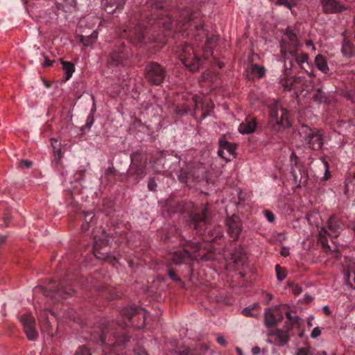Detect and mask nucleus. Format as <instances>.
<instances>
[{
	"mask_svg": "<svg viewBox=\"0 0 355 355\" xmlns=\"http://www.w3.org/2000/svg\"><path fill=\"white\" fill-rule=\"evenodd\" d=\"M298 134L301 141L304 142L309 148L316 150L322 148L324 139L323 133L320 130L302 125L298 128Z\"/></svg>",
	"mask_w": 355,
	"mask_h": 355,
	"instance_id": "nucleus-1",
	"label": "nucleus"
},
{
	"mask_svg": "<svg viewBox=\"0 0 355 355\" xmlns=\"http://www.w3.org/2000/svg\"><path fill=\"white\" fill-rule=\"evenodd\" d=\"M180 60L184 65L191 71H197L202 64L201 60L196 56L190 45H186L183 48Z\"/></svg>",
	"mask_w": 355,
	"mask_h": 355,
	"instance_id": "nucleus-2",
	"label": "nucleus"
},
{
	"mask_svg": "<svg viewBox=\"0 0 355 355\" xmlns=\"http://www.w3.org/2000/svg\"><path fill=\"white\" fill-rule=\"evenodd\" d=\"M270 120L272 123L283 128L290 127L291 123L289 119L288 112L279 103H275L270 112Z\"/></svg>",
	"mask_w": 355,
	"mask_h": 355,
	"instance_id": "nucleus-3",
	"label": "nucleus"
},
{
	"mask_svg": "<svg viewBox=\"0 0 355 355\" xmlns=\"http://www.w3.org/2000/svg\"><path fill=\"white\" fill-rule=\"evenodd\" d=\"M146 76L151 83L158 85L163 81L165 71L157 63H151L146 67Z\"/></svg>",
	"mask_w": 355,
	"mask_h": 355,
	"instance_id": "nucleus-4",
	"label": "nucleus"
},
{
	"mask_svg": "<svg viewBox=\"0 0 355 355\" xmlns=\"http://www.w3.org/2000/svg\"><path fill=\"white\" fill-rule=\"evenodd\" d=\"M20 322L27 338L31 340H35L38 334L35 329V322L33 317L31 314H23L20 317Z\"/></svg>",
	"mask_w": 355,
	"mask_h": 355,
	"instance_id": "nucleus-5",
	"label": "nucleus"
},
{
	"mask_svg": "<svg viewBox=\"0 0 355 355\" xmlns=\"http://www.w3.org/2000/svg\"><path fill=\"white\" fill-rule=\"evenodd\" d=\"M288 45V51L292 55H295L299 46L297 35L289 28H288L284 34L282 40V49H286Z\"/></svg>",
	"mask_w": 355,
	"mask_h": 355,
	"instance_id": "nucleus-6",
	"label": "nucleus"
},
{
	"mask_svg": "<svg viewBox=\"0 0 355 355\" xmlns=\"http://www.w3.org/2000/svg\"><path fill=\"white\" fill-rule=\"evenodd\" d=\"M226 225L230 236L234 240L236 239L242 230V225L239 218L233 215L227 219Z\"/></svg>",
	"mask_w": 355,
	"mask_h": 355,
	"instance_id": "nucleus-7",
	"label": "nucleus"
},
{
	"mask_svg": "<svg viewBox=\"0 0 355 355\" xmlns=\"http://www.w3.org/2000/svg\"><path fill=\"white\" fill-rule=\"evenodd\" d=\"M219 144L220 148L218 154L220 157L226 161H230L232 158L235 157L236 146L234 144L225 140H220Z\"/></svg>",
	"mask_w": 355,
	"mask_h": 355,
	"instance_id": "nucleus-8",
	"label": "nucleus"
},
{
	"mask_svg": "<svg viewBox=\"0 0 355 355\" xmlns=\"http://www.w3.org/2000/svg\"><path fill=\"white\" fill-rule=\"evenodd\" d=\"M327 225L329 231V234L331 236H338V235L344 229V224L343 222L335 216H332L329 218Z\"/></svg>",
	"mask_w": 355,
	"mask_h": 355,
	"instance_id": "nucleus-9",
	"label": "nucleus"
},
{
	"mask_svg": "<svg viewBox=\"0 0 355 355\" xmlns=\"http://www.w3.org/2000/svg\"><path fill=\"white\" fill-rule=\"evenodd\" d=\"M268 341L277 345L284 346L288 341V331L282 329L277 330L274 334L270 333Z\"/></svg>",
	"mask_w": 355,
	"mask_h": 355,
	"instance_id": "nucleus-10",
	"label": "nucleus"
},
{
	"mask_svg": "<svg viewBox=\"0 0 355 355\" xmlns=\"http://www.w3.org/2000/svg\"><path fill=\"white\" fill-rule=\"evenodd\" d=\"M197 259L196 254H191L187 250L175 251L171 254V260L175 264H181L187 259Z\"/></svg>",
	"mask_w": 355,
	"mask_h": 355,
	"instance_id": "nucleus-11",
	"label": "nucleus"
},
{
	"mask_svg": "<svg viewBox=\"0 0 355 355\" xmlns=\"http://www.w3.org/2000/svg\"><path fill=\"white\" fill-rule=\"evenodd\" d=\"M322 10L326 13H334L340 12L343 7L336 0H321Z\"/></svg>",
	"mask_w": 355,
	"mask_h": 355,
	"instance_id": "nucleus-12",
	"label": "nucleus"
},
{
	"mask_svg": "<svg viewBox=\"0 0 355 355\" xmlns=\"http://www.w3.org/2000/svg\"><path fill=\"white\" fill-rule=\"evenodd\" d=\"M125 1L126 0H102V6L107 13L112 14L121 8Z\"/></svg>",
	"mask_w": 355,
	"mask_h": 355,
	"instance_id": "nucleus-13",
	"label": "nucleus"
},
{
	"mask_svg": "<svg viewBox=\"0 0 355 355\" xmlns=\"http://www.w3.org/2000/svg\"><path fill=\"white\" fill-rule=\"evenodd\" d=\"M207 213V209L205 207L201 214L193 215L191 217V221L196 230L201 229L206 224Z\"/></svg>",
	"mask_w": 355,
	"mask_h": 355,
	"instance_id": "nucleus-14",
	"label": "nucleus"
},
{
	"mask_svg": "<svg viewBox=\"0 0 355 355\" xmlns=\"http://www.w3.org/2000/svg\"><path fill=\"white\" fill-rule=\"evenodd\" d=\"M257 127V122L254 119L245 120L239 127V131L241 134H250L253 132Z\"/></svg>",
	"mask_w": 355,
	"mask_h": 355,
	"instance_id": "nucleus-15",
	"label": "nucleus"
},
{
	"mask_svg": "<svg viewBox=\"0 0 355 355\" xmlns=\"http://www.w3.org/2000/svg\"><path fill=\"white\" fill-rule=\"evenodd\" d=\"M144 28L141 26L130 28L128 29V37L130 40H135L139 42H141L144 40Z\"/></svg>",
	"mask_w": 355,
	"mask_h": 355,
	"instance_id": "nucleus-16",
	"label": "nucleus"
},
{
	"mask_svg": "<svg viewBox=\"0 0 355 355\" xmlns=\"http://www.w3.org/2000/svg\"><path fill=\"white\" fill-rule=\"evenodd\" d=\"M290 164H291V173H292L293 177L295 182H297L298 181V176L296 173V169H298L299 171H300V168L299 158L294 152H292V153L291 154Z\"/></svg>",
	"mask_w": 355,
	"mask_h": 355,
	"instance_id": "nucleus-17",
	"label": "nucleus"
},
{
	"mask_svg": "<svg viewBox=\"0 0 355 355\" xmlns=\"http://www.w3.org/2000/svg\"><path fill=\"white\" fill-rule=\"evenodd\" d=\"M315 64L317 68L324 73H327L329 71L327 60L322 55H317L315 58Z\"/></svg>",
	"mask_w": 355,
	"mask_h": 355,
	"instance_id": "nucleus-18",
	"label": "nucleus"
},
{
	"mask_svg": "<svg viewBox=\"0 0 355 355\" xmlns=\"http://www.w3.org/2000/svg\"><path fill=\"white\" fill-rule=\"evenodd\" d=\"M308 58V55L306 53H302L295 58V61L298 65L307 73H309V69L311 68Z\"/></svg>",
	"mask_w": 355,
	"mask_h": 355,
	"instance_id": "nucleus-19",
	"label": "nucleus"
},
{
	"mask_svg": "<svg viewBox=\"0 0 355 355\" xmlns=\"http://www.w3.org/2000/svg\"><path fill=\"white\" fill-rule=\"evenodd\" d=\"M63 70L65 72V80H68L73 75L75 67L73 63L71 62L64 61L61 60Z\"/></svg>",
	"mask_w": 355,
	"mask_h": 355,
	"instance_id": "nucleus-20",
	"label": "nucleus"
},
{
	"mask_svg": "<svg viewBox=\"0 0 355 355\" xmlns=\"http://www.w3.org/2000/svg\"><path fill=\"white\" fill-rule=\"evenodd\" d=\"M265 324L268 327L274 326L276 318L271 309H266L264 313Z\"/></svg>",
	"mask_w": 355,
	"mask_h": 355,
	"instance_id": "nucleus-21",
	"label": "nucleus"
},
{
	"mask_svg": "<svg viewBox=\"0 0 355 355\" xmlns=\"http://www.w3.org/2000/svg\"><path fill=\"white\" fill-rule=\"evenodd\" d=\"M98 33L96 31H93L89 36H83L81 35L80 37V41L85 46H89L92 45L96 40L97 39Z\"/></svg>",
	"mask_w": 355,
	"mask_h": 355,
	"instance_id": "nucleus-22",
	"label": "nucleus"
},
{
	"mask_svg": "<svg viewBox=\"0 0 355 355\" xmlns=\"http://www.w3.org/2000/svg\"><path fill=\"white\" fill-rule=\"evenodd\" d=\"M124 58V55L122 51L116 52L114 51L110 55V62L114 65H118L121 63Z\"/></svg>",
	"mask_w": 355,
	"mask_h": 355,
	"instance_id": "nucleus-23",
	"label": "nucleus"
},
{
	"mask_svg": "<svg viewBox=\"0 0 355 355\" xmlns=\"http://www.w3.org/2000/svg\"><path fill=\"white\" fill-rule=\"evenodd\" d=\"M139 312V309L135 306L126 307L122 311V314L127 318L134 316Z\"/></svg>",
	"mask_w": 355,
	"mask_h": 355,
	"instance_id": "nucleus-24",
	"label": "nucleus"
},
{
	"mask_svg": "<svg viewBox=\"0 0 355 355\" xmlns=\"http://www.w3.org/2000/svg\"><path fill=\"white\" fill-rule=\"evenodd\" d=\"M51 141H52L51 145H52L53 148H54L55 158L58 160H60L62 158V153H61V149L59 148L58 141L56 139H52Z\"/></svg>",
	"mask_w": 355,
	"mask_h": 355,
	"instance_id": "nucleus-25",
	"label": "nucleus"
},
{
	"mask_svg": "<svg viewBox=\"0 0 355 355\" xmlns=\"http://www.w3.org/2000/svg\"><path fill=\"white\" fill-rule=\"evenodd\" d=\"M252 71L258 78H262L265 74L266 70L263 67L259 66L257 64H252Z\"/></svg>",
	"mask_w": 355,
	"mask_h": 355,
	"instance_id": "nucleus-26",
	"label": "nucleus"
},
{
	"mask_svg": "<svg viewBox=\"0 0 355 355\" xmlns=\"http://www.w3.org/2000/svg\"><path fill=\"white\" fill-rule=\"evenodd\" d=\"M293 80L290 78H280L279 83L286 90H291L293 85Z\"/></svg>",
	"mask_w": 355,
	"mask_h": 355,
	"instance_id": "nucleus-27",
	"label": "nucleus"
},
{
	"mask_svg": "<svg viewBox=\"0 0 355 355\" xmlns=\"http://www.w3.org/2000/svg\"><path fill=\"white\" fill-rule=\"evenodd\" d=\"M94 218V214L92 212H87V213H85V222L86 223H83L82 225H81V228L83 231H86V230H88L90 227V225L88 224L87 223V219L89 218V223H92V220Z\"/></svg>",
	"mask_w": 355,
	"mask_h": 355,
	"instance_id": "nucleus-28",
	"label": "nucleus"
},
{
	"mask_svg": "<svg viewBox=\"0 0 355 355\" xmlns=\"http://www.w3.org/2000/svg\"><path fill=\"white\" fill-rule=\"evenodd\" d=\"M277 278L279 281H283L286 278L285 270L281 268L279 265L275 267Z\"/></svg>",
	"mask_w": 355,
	"mask_h": 355,
	"instance_id": "nucleus-29",
	"label": "nucleus"
},
{
	"mask_svg": "<svg viewBox=\"0 0 355 355\" xmlns=\"http://www.w3.org/2000/svg\"><path fill=\"white\" fill-rule=\"evenodd\" d=\"M263 214L268 222L272 223L275 220L274 214L269 210H264Z\"/></svg>",
	"mask_w": 355,
	"mask_h": 355,
	"instance_id": "nucleus-30",
	"label": "nucleus"
},
{
	"mask_svg": "<svg viewBox=\"0 0 355 355\" xmlns=\"http://www.w3.org/2000/svg\"><path fill=\"white\" fill-rule=\"evenodd\" d=\"M291 287L292 288L293 293L295 295H299L302 291V287L297 284H291Z\"/></svg>",
	"mask_w": 355,
	"mask_h": 355,
	"instance_id": "nucleus-31",
	"label": "nucleus"
},
{
	"mask_svg": "<svg viewBox=\"0 0 355 355\" xmlns=\"http://www.w3.org/2000/svg\"><path fill=\"white\" fill-rule=\"evenodd\" d=\"M320 334H321V329L318 327H316L313 328V329L312 330V331L311 333V337L313 338H316L318 336H320Z\"/></svg>",
	"mask_w": 355,
	"mask_h": 355,
	"instance_id": "nucleus-32",
	"label": "nucleus"
},
{
	"mask_svg": "<svg viewBox=\"0 0 355 355\" xmlns=\"http://www.w3.org/2000/svg\"><path fill=\"white\" fill-rule=\"evenodd\" d=\"M75 355H91V354L87 348L81 347L78 349Z\"/></svg>",
	"mask_w": 355,
	"mask_h": 355,
	"instance_id": "nucleus-33",
	"label": "nucleus"
},
{
	"mask_svg": "<svg viewBox=\"0 0 355 355\" xmlns=\"http://www.w3.org/2000/svg\"><path fill=\"white\" fill-rule=\"evenodd\" d=\"M32 166V162L28 160H21L19 164L20 168H29Z\"/></svg>",
	"mask_w": 355,
	"mask_h": 355,
	"instance_id": "nucleus-34",
	"label": "nucleus"
},
{
	"mask_svg": "<svg viewBox=\"0 0 355 355\" xmlns=\"http://www.w3.org/2000/svg\"><path fill=\"white\" fill-rule=\"evenodd\" d=\"M252 308L251 307H247V308H245L243 309L242 311V313L245 315V316H252V317H255L257 316L256 314H253L251 311H252Z\"/></svg>",
	"mask_w": 355,
	"mask_h": 355,
	"instance_id": "nucleus-35",
	"label": "nucleus"
},
{
	"mask_svg": "<svg viewBox=\"0 0 355 355\" xmlns=\"http://www.w3.org/2000/svg\"><path fill=\"white\" fill-rule=\"evenodd\" d=\"M286 316L293 323H297L300 320L298 316H292L289 312L286 313Z\"/></svg>",
	"mask_w": 355,
	"mask_h": 355,
	"instance_id": "nucleus-36",
	"label": "nucleus"
},
{
	"mask_svg": "<svg viewBox=\"0 0 355 355\" xmlns=\"http://www.w3.org/2000/svg\"><path fill=\"white\" fill-rule=\"evenodd\" d=\"M191 245L195 251H200L202 248L205 247V244L201 243H193Z\"/></svg>",
	"mask_w": 355,
	"mask_h": 355,
	"instance_id": "nucleus-37",
	"label": "nucleus"
},
{
	"mask_svg": "<svg viewBox=\"0 0 355 355\" xmlns=\"http://www.w3.org/2000/svg\"><path fill=\"white\" fill-rule=\"evenodd\" d=\"M309 352V348L302 347L297 349L295 355H308Z\"/></svg>",
	"mask_w": 355,
	"mask_h": 355,
	"instance_id": "nucleus-38",
	"label": "nucleus"
},
{
	"mask_svg": "<svg viewBox=\"0 0 355 355\" xmlns=\"http://www.w3.org/2000/svg\"><path fill=\"white\" fill-rule=\"evenodd\" d=\"M94 240H95V245H94V248L96 249L98 245V242H100L101 243H105L106 245H107V241L105 240V239H101L100 238H97L96 236H94Z\"/></svg>",
	"mask_w": 355,
	"mask_h": 355,
	"instance_id": "nucleus-39",
	"label": "nucleus"
},
{
	"mask_svg": "<svg viewBox=\"0 0 355 355\" xmlns=\"http://www.w3.org/2000/svg\"><path fill=\"white\" fill-rule=\"evenodd\" d=\"M148 187L150 190L154 191L157 187V184L154 180L150 179L148 182Z\"/></svg>",
	"mask_w": 355,
	"mask_h": 355,
	"instance_id": "nucleus-40",
	"label": "nucleus"
},
{
	"mask_svg": "<svg viewBox=\"0 0 355 355\" xmlns=\"http://www.w3.org/2000/svg\"><path fill=\"white\" fill-rule=\"evenodd\" d=\"M277 5H284L286 7H287L288 8H289V9L291 8V4L287 1H286V0H278L277 1Z\"/></svg>",
	"mask_w": 355,
	"mask_h": 355,
	"instance_id": "nucleus-41",
	"label": "nucleus"
},
{
	"mask_svg": "<svg viewBox=\"0 0 355 355\" xmlns=\"http://www.w3.org/2000/svg\"><path fill=\"white\" fill-rule=\"evenodd\" d=\"M222 235V232L220 229L218 230L216 235L214 238L207 239L208 241H215L218 238H220Z\"/></svg>",
	"mask_w": 355,
	"mask_h": 355,
	"instance_id": "nucleus-42",
	"label": "nucleus"
},
{
	"mask_svg": "<svg viewBox=\"0 0 355 355\" xmlns=\"http://www.w3.org/2000/svg\"><path fill=\"white\" fill-rule=\"evenodd\" d=\"M216 340L223 346H225L227 343L225 339L222 336H218Z\"/></svg>",
	"mask_w": 355,
	"mask_h": 355,
	"instance_id": "nucleus-43",
	"label": "nucleus"
},
{
	"mask_svg": "<svg viewBox=\"0 0 355 355\" xmlns=\"http://www.w3.org/2000/svg\"><path fill=\"white\" fill-rule=\"evenodd\" d=\"M281 255L283 257H287L289 254V249L288 248L284 247L280 252Z\"/></svg>",
	"mask_w": 355,
	"mask_h": 355,
	"instance_id": "nucleus-44",
	"label": "nucleus"
},
{
	"mask_svg": "<svg viewBox=\"0 0 355 355\" xmlns=\"http://www.w3.org/2000/svg\"><path fill=\"white\" fill-rule=\"evenodd\" d=\"M94 122V117L92 116H89L87 119L86 125L88 128H90L93 125Z\"/></svg>",
	"mask_w": 355,
	"mask_h": 355,
	"instance_id": "nucleus-45",
	"label": "nucleus"
},
{
	"mask_svg": "<svg viewBox=\"0 0 355 355\" xmlns=\"http://www.w3.org/2000/svg\"><path fill=\"white\" fill-rule=\"evenodd\" d=\"M135 355H147L146 351L144 349H139L137 351H135Z\"/></svg>",
	"mask_w": 355,
	"mask_h": 355,
	"instance_id": "nucleus-46",
	"label": "nucleus"
},
{
	"mask_svg": "<svg viewBox=\"0 0 355 355\" xmlns=\"http://www.w3.org/2000/svg\"><path fill=\"white\" fill-rule=\"evenodd\" d=\"M168 275L170 277V278H171L172 279H173L174 281H180V279L179 278H176L175 277V274L174 272L173 271H169L168 272Z\"/></svg>",
	"mask_w": 355,
	"mask_h": 355,
	"instance_id": "nucleus-47",
	"label": "nucleus"
},
{
	"mask_svg": "<svg viewBox=\"0 0 355 355\" xmlns=\"http://www.w3.org/2000/svg\"><path fill=\"white\" fill-rule=\"evenodd\" d=\"M252 353L253 355H258L260 353V348L258 347H254L252 349Z\"/></svg>",
	"mask_w": 355,
	"mask_h": 355,
	"instance_id": "nucleus-48",
	"label": "nucleus"
},
{
	"mask_svg": "<svg viewBox=\"0 0 355 355\" xmlns=\"http://www.w3.org/2000/svg\"><path fill=\"white\" fill-rule=\"evenodd\" d=\"M64 293V294H67V295H70V292H67L64 290H62V288H60L58 291H57V295H59L60 296H62V294Z\"/></svg>",
	"mask_w": 355,
	"mask_h": 355,
	"instance_id": "nucleus-49",
	"label": "nucleus"
},
{
	"mask_svg": "<svg viewBox=\"0 0 355 355\" xmlns=\"http://www.w3.org/2000/svg\"><path fill=\"white\" fill-rule=\"evenodd\" d=\"M187 113V110H177V114L180 116L185 115Z\"/></svg>",
	"mask_w": 355,
	"mask_h": 355,
	"instance_id": "nucleus-50",
	"label": "nucleus"
},
{
	"mask_svg": "<svg viewBox=\"0 0 355 355\" xmlns=\"http://www.w3.org/2000/svg\"><path fill=\"white\" fill-rule=\"evenodd\" d=\"M190 26H191H191H194L198 30H200V29L202 28V24L200 23L199 25H196L195 23L192 21V22H191V25Z\"/></svg>",
	"mask_w": 355,
	"mask_h": 355,
	"instance_id": "nucleus-51",
	"label": "nucleus"
},
{
	"mask_svg": "<svg viewBox=\"0 0 355 355\" xmlns=\"http://www.w3.org/2000/svg\"><path fill=\"white\" fill-rule=\"evenodd\" d=\"M306 45L307 46H311V47H312V49H313V51L315 50V47L313 46V42H312V41H311V40H307V41L306 42Z\"/></svg>",
	"mask_w": 355,
	"mask_h": 355,
	"instance_id": "nucleus-52",
	"label": "nucleus"
},
{
	"mask_svg": "<svg viewBox=\"0 0 355 355\" xmlns=\"http://www.w3.org/2000/svg\"><path fill=\"white\" fill-rule=\"evenodd\" d=\"M52 64V62L49 61V60H46L44 63H43V65L44 67H49V66H51Z\"/></svg>",
	"mask_w": 355,
	"mask_h": 355,
	"instance_id": "nucleus-53",
	"label": "nucleus"
},
{
	"mask_svg": "<svg viewBox=\"0 0 355 355\" xmlns=\"http://www.w3.org/2000/svg\"><path fill=\"white\" fill-rule=\"evenodd\" d=\"M92 99H93V107H92V109L91 110L92 114H93L96 111V105H95V102H94V96H92Z\"/></svg>",
	"mask_w": 355,
	"mask_h": 355,
	"instance_id": "nucleus-54",
	"label": "nucleus"
},
{
	"mask_svg": "<svg viewBox=\"0 0 355 355\" xmlns=\"http://www.w3.org/2000/svg\"><path fill=\"white\" fill-rule=\"evenodd\" d=\"M323 309H324L325 313H327L328 315L330 314V311H329L328 306H324Z\"/></svg>",
	"mask_w": 355,
	"mask_h": 355,
	"instance_id": "nucleus-55",
	"label": "nucleus"
},
{
	"mask_svg": "<svg viewBox=\"0 0 355 355\" xmlns=\"http://www.w3.org/2000/svg\"><path fill=\"white\" fill-rule=\"evenodd\" d=\"M346 45H343V49H342V52H343V54L345 55V56H347V53H346L345 51V49H346Z\"/></svg>",
	"mask_w": 355,
	"mask_h": 355,
	"instance_id": "nucleus-56",
	"label": "nucleus"
},
{
	"mask_svg": "<svg viewBox=\"0 0 355 355\" xmlns=\"http://www.w3.org/2000/svg\"><path fill=\"white\" fill-rule=\"evenodd\" d=\"M233 259L237 261L238 259H242V255H240L239 257H236L235 253L232 254Z\"/></svg>",
	"mask_w": 355,
	"mask_h": 355,
	"instance_id": "nucleus-57",
	"label": "nucleus"
},
{
	"mask_svg": "<svg viewBox=\"0 0 355 355\" xmlns=\"http://www.w3.org/2000/svg\"><path fill=\"white\" fill-rule=\"evenodd\" d=\"M322 162L324 164L326 171H327L328 170V163L325 161L324 159H322Z\"/></svg>",
	"mask_w": 355,
	"mask_h": 355,
	"instance_id": "nucleus-58",
	"label": "nucleus"
},
{
	"mask_svg": "<svg viewBox=\"0 0 355 355\" xmlns=\"http://www.w3.org/2000/svg\"><path fill=\"white\" fill-rule=\"evenodd\" d=\"M319 94H320V93L318 92V94L314 96V100L318 101L319 103H322V102H323V101L321 98H320V99L318 98V95H319Z\"/></svg>",
	"mask_w": 355,
	"mask_h": 355,
	"instance_id": "nucleus-59",
	"label": "nucleus"
},
{
	"mask_svg": "<svg viewBox=\"0 0 355 355\" xmlns=\"http://www.w3.org/2000/svg\"><path fill=\"white\" fill-rule=\"evenodd\" d=\"M155 7L156 9H159V8H162V5L161 4V3H159L155 4Z\"/></svg>",
	"mask_w": 355,
	"mask_h": 355,
	"instance_id": "nucleus-60",
	"label": "nucleus"
},
{
	"mask_svg": "<svg viewBox=\"0 0 355 355\" xmlns=\"http://www.w3.org/2000/svg\"><path fill=\"white\" fill-rule=\"evenodd\" d=\"M236 352H237L239 355H243L242 351H241V349L240 348L236 347Z\"/></svg>",
	"mask_w": 355,
	"mask_h": 355,
	"instance_id": "nucleus-61",
	"label": "nucleus"
},
{
	"mask_svg": "<svg viewBox=\"0 0 355 355\" xmlns=\"http://www.w3.org/2000/svg\"><path fill=\"white\" fill-rule=\"evenodd\" d=\"M6 240V236H0V243H3Z\"/></svg>",
	"mask_w": 355,
	"mask_h": 355,
	"instance_id": "nucleus-62",
	"label": "nucleus"
},
{
	"mask_svg": "<svg viewBox=\"0 0 355 355\" xmlns=\"http://www.w3.org/2000/svg\"><path fill=\"white\" fill-rule=\"evenodd\" d=\"M268 297V300H271L273 297L272 295L271 294H267Z\"/></svg>",
	"mask_w": 355,
	"mask_h": 355,
	"instance_id": "nucleus-63",
	"label": "nucleus"
},
{
	"mask_svg": "<svg viewBox=\"0 0 355 355\" xmlns=\"http://www.w3.org/2000/svg\"><path fill=\"white\" fill-rule=\"evenodd\" d=\"M322 245H323L324 246H325V245H326V243H325V241H322Z\"/></svg>",
	"mask_w": 355,
	"mask_h": 355,
	"instance_id": "nucleus-64",
	"label": "nucleus"
}]
</instances>
